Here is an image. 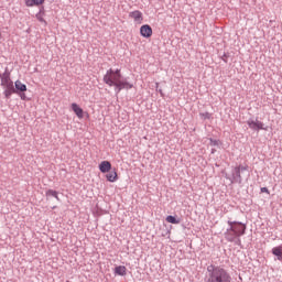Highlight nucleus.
<instances>
[{"label": "nucleus", "instance_id": "7ed1b4c3", "mask_svg": "<svg viewBox=\"0 0 282 282\" xmlns=\"http://www.w3.org/2000/svg\"><path fill=\"white\" fill-rule=\"evenodd\" d=\"M1 86L4 88V96L10 98L13 94H17L13 82L10 78V74L0 75Z\"/></svg>", "mask_w": 282, "mask_h": 282}, {"label": "nucleus", "instance_id": "4468645a", "mask_svg": "<svg viewBox=\"0 0 282 282\" xmlns=\"http://www.w3.org/2000/svg\"><path fill=\"white\" fill-rule=\"evenodd\" d=\"M15 90H18L20 93H25V91H28V87L21 80H15Z\"/></svg>", "mask_w": 282, "mask_h": 282}, {"label": "nucleus", "instance_id": "5701e85b", "mask_svg": "<svg viewBox=\"0 0 282 282\" xmlns=\"http://www.w3.org/2000/svg\"><path fill=\"white\" fill-rule=\"evenodd\" d=\"M20 99L25 100V94L20 95Z\"/></svg>", "mask_w": 282, "mask_h": 282}, {"label": "nucleus", "instance_id": "a211bd4d", "mask_svg": "<svg viewBox=\"0 0 282 282\" xmlns=\"http://www.w3.org/2000/svg\"><path fill=\"white\" fill-rule=\"evenodd\" d=\"M241 171H247V167L246 166H236L235 167V173H236V175L239 177V178H241Z\"/></svg>", "mask_w": 282, "mask_h": 282}, {"label": "nucleus", "instance_id": "9b49d317", "mask_svg": "<svg viewBox=\"0 0 282 282\" xmlns=\"http://www.w3.org/2000/svg\"><path fill=\"white\" fill-rule=\"evenodd\" d=\"M237 237L238 236L236 235V232L234 230H231V228L227 229L225 232V238L229 242L235 241Z\"/></svg>", "mask_w": 282, "mask_h": 282}, {"label": "nucleus", "instance_id": "1a4fd4ad", "mask_svg": "<svg viewBox=\"0 0 282 282\" xmlns=\"http://www.w3.org/2000/svg\"><path fill=\"white\" fill-rule=\"evenodd\" d=\"M100 173L106 174L109 173L112 169V165L109 161H101L98 165Z\"/></svg>", "mask_w": 282, "mask_h": 282}, {"label": "nucleus", "instance_id": "6e6552de", "mask_svg": "<svg viewBox=\"0 0 282 282\" xmlns=\"http://www.w3.org/2000/svg\"><path fill=\"white\" fill-rule=\"evenodd\" d=\"M70 109L78 119H84V109L76 102L70 104Z\"/></svg>", "mask_w": 282, "mask_h": 282}, {"label": "nucleus", "instance_id": "dca6fc26", "mask_svg": "<svg viewBox=\"0 0 282 282\" xmlns=\"http://www.w3.org/2000/svg\"><path fill=\"white\" fill-rule=\"evenodd\" d=\"M165 221L172 225H178L181 223L180 219H177L175 216L173 215H169L165 217Z\"/></svg>", "mask_w": 282, "mask_h": 282}, {"label": "nucleus", "instance_id": "f257e3e1", "mask_svg": "<svg viewBox=\"0 0 282 282\" xmlns=\"http://www.w3.org/2000/svg\"><path fill=\"white\" fill-rule=\"evenodd\" d=\"M102 82L108 87H115L117 93H120L123 89L129 90L133 88L132 84H130L127 79L122 78L120 69L109 68L104 75Z\"/></svg>", "mask_w": 282, "mask_h": 282}, {"label": "nucleus", "instance_id": "2eb2a0df", "mask_svg": "<svg viewBox=\"0 0 282 282\" xmlns=\"http://www.w3.org/2000/svg\"><path fill=\"white\" fill-rule=\"evenodd\" d=\"M272 254L278 257V260H282V246L273 247Z\"/></svg>", "mask_w": 282, "mask_h": 282}, {"label": "nucleus", "instance_id": "f03ea898", "mask_svg": "<svg viewBox=\"0 0 282 282\" xmlns=\"http://www.w3.org/2000/svg\"><path fill=\"white\" fill-rule=\"evenodd\" d=\"M208 276L206 282H231V275L221 267L210 265L207 268Z\"/></svg>", "mask_w": 282, "mask_h": 282}, {"label": "nucleus", "instance_id": "4be33fe9", "mask_svg": "<svg viewBox=\"0 0 282 282\" xmlns=\"http://www.w3.org/2000/svg\"><path fill=\"white\" fill-rule=\"evenodd\" d=\"M261 193H265V194H270V191H269V188L268 187H261Z\"/></svg>", "mask_w": 282, "mask_h": 282}, {"label": "nucleus", "instance_id": "39448f33", "mask_svg": "<svg viewBox=\"0 0 282 282\" xmlns=\"http://www.w3.org/2000/svg\"><path fill=\"white\" fill-rule=\"evenodd\" d=\"M129 18L133 20V22L138 25L143 23V13L139 10L131 11L129 13Z\"/></svg>", "mask_w": 282, "mask_h": 282}, {"label": "nucleus", "instance_id": "20e7f679", "mask_svg": "<svg viewBox=\"0 0 282 282\" xmlns=\"http://www.w3.org/2000/svg\"><path fill=\"white\" fill-rule=\"evenodd\" d=\"M228 225L230 226L231 231H234L235 236L240 237L245 235V231L247 229L246 225L242 223H236V221H228Z\"/></svg>", "mask_w": 282, "mask_h": 282}, {"label": "nucleus", "instance_id": "f3484780", "mask_svg": "<svg viewBox=\"0 0 282 282\" xmlns=\"http://www.w3.org/2000/svg\"><path fill=\"white\" fill-rule=\"evenodd\" d=\"M46 197H54L55 199L59 200L58 192L55 189H48L46 192Z\"/></svg>", "mask_w": 282, "mask_h": 282}, {"label": "nucleus", "instance_id": "9d476101", "mask_svg": "<svg viewBox=\"0 0 282 282\" xmlns=\"http://www.w3.org/2000/svg\"><path fill=\"white\" fill-rule=\"evenodd\" d=\"M45 0H24L26 8L40 7L43 6Z\"/></svg>", "mask_w": 282, "mask_h": 282}, {"label": "nucleus", "instance_id": "6ab92c4d", "mask_svg": "<svg viewBox=\"0 0 282 282\" xmlns=\"http://www.w3.org/2000/svg\"><path fill=\"white\" fill-rule=\"evenodd\" d=\"M35 19H37L40 23H46V21L44 20V15L41 12L35 14Z\"/></svg>", "mask_w": 282, "mask_h": 282}, {"label": "nucleus", "instance_id": "ddd939ff", "mask_svg": "<svg viewBox=\"0 0 282 282\" xmlns=\"http://www.w3.org/2000/svg\"><path fill=\"white\" fill-rule=\"evenodd\" d=\"M106 180L110 183H115L118 181V173L117 171H112L106 174Z\"/></svg>", "mask_w": 282, "mask_h": 282}, {"label": "nucleus", "instance_id": "423d86ee", "mask_svg": "<svg viewBox=\"0 0 282 282\" xmlns=\"http://www.w3.org/2000/svg\"><path fill=\"white\" fill-rule=\"evenodd\" d=\"M140 35L144 39H150L153 35V30L149 24L141 25Z\"/></svg>", "mask_w": 282, "mask_h": 282}, {"label": "nucleus", "instance_id": "f8f14e48", "mask_svg": "<svg viewBox=\"0 0 282 282\" xmlns=\"http://www.w3.org/2000/svg\"><path fill=\"white\" fill-rule=\"evenodd\" d=\"M116 275L124 276L127 275V267L126 265H117L113 269Z\"/></svg>", "mask_w": 282, "mask_h": 282}, {"label": "nucleus", "instance_id": "0eeeda50", "mask_svg": "<svg viewBox=\"0 0 282 282\" xmlns=\"http://www.w3.org/2000/svg\"><path fill=\"white\" fill-rule=\"evenodd\" d=\"M247 124L252 130H264V124L262 121L259 120H248Z\"/></svg>", "mask_w": 282, "mask_h": 282}, {"label": "nucleus", "instance_id": "412c9836", "mask_svg": "<svg viewBox=\"0 0 282 282\" xmlns=\"http://www.w3.org/2000/svg\"><path fill=\"white\" fill-rule=\"evenodd\" d=\"M209 144L212 147H218L219 145V141L218 140H214V139H209Z\"/></svg>", "mask_w": 282, "mask_h": 282}, {"label": "nucleus", "instance_id": "aec40b11", "mask_svg": "<svg viewBox=\"0 0 282 282\" xmlns=\"http://www.w3.org/2000/svg\"><path fill=\"white\" fill-rule=\"evenodd\" d=\"M200 118H203L204 120H209L212 118V115L209 112H202L199 113Z\"/></svg>", "mask_w": 282, "mask_h": 282}]
</instances>
